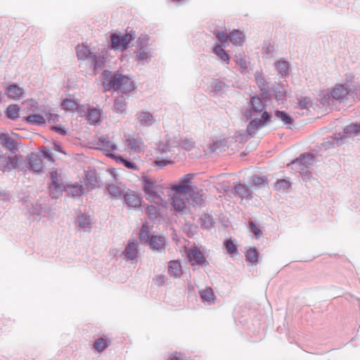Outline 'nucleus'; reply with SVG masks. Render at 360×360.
<instances>
[{
    "mask_svg": "<svg viewBox=\"0 0 360 360\" xmlns=\"http://www.w3.org/2000/svg\"><path fill=\"white\" fill-rule=\"evenodd\" d=\"M103 84L105 91L113 89L120 91L122 94L115 100L114 108L117 112H126L127 94L135 89L134 82L119 72L104 70L102 72Z\"/></svg>",
    "mask_w": 360,
    "mask_h": 360,
    "instance_id": "obj_1",
    "label": "nucleus"
},
{
    "mask_svg": "<svg viewBox=\"0 0 360 360\" xmlns=\"http://www.w3.org/2000/svg\"><path fill=\"white\" fill-rule=\"evenodd\" d=\"M266 103L267 99L259 96H252L250 99L245 116L250 120L246 131L251 136H254L259 129L271 122V115L266 110Z\"/></svg>",
    "mask_w": 360,
    "mask_h": 360,
    "instance_id": "obj_2",
    "label": "nucleus"
},
{
    "mask_svg": "<svg viewBox=\"0 0 360 360\" xmlns=\"http://www.w3.org/2000/svg\"><path fill=\"white\" fill-rule=\"evenodd\" d=\"M50 177L51 182L49 184V189L53 199H58L62 195L63 191L66 192L67 195L72 198L79 196L84 193V188L82 185H64L56 170L50 172Z\"/></svg>",
    "mask_w": 360,
    "mask_h": 360,
    "instance_id": "obj_3",
    "label": "nucleus"
},
{
    "mask_svg": "<svg viewBox=\"0 0 360 360\" xmlns=\"http://www.w3.org/2000/svg\"><path fill=\"white\" fill-rule=\"evenodd\" d=\"M77 56L79 60L86 61L91 66L95 74L103 68L106 63V52L94 51L87 45L82 44L76 48Z\"/></svg>",
    "mask_w": 360,
    "mask_h": 360,
    "instance_id": "obj_4",
    "label": "nucleus"
},
{
    "mask_svg": "<svg viewBox=\"0 0 360 360\" xmlns=\"http://www.w3.org/2000/svg\"><path fill=\"white\" fill-rule=\"evenodd\" d=\"M143 191L148 200L158 205L165 206V200L162 197L165 191L163 186L155 184L150 179H145L143 181Z\"/></svg>",
    "mask_w": 360,
    "mask_h": 360,
    "instance_id": "obj_5",
    "label": "nucleus"
},
{
    "mask_svg": "<svg viewBox=\"0 0 360 360\" xmlns=\"http://www.w3.org/2000/svg\"><path fill=\"white\" fill-rule=\"evenodd\" d=\"M315 161V156L311 153H304L300 155V157L290 164H288L287 167L291 169L295 170L296 172L300 173L304 179L309 176V172L308 168L313 165Z\"/></svg>",
    "mask_w": 360,
    "mask_h": 360,
    "instance_id": "obj_6",
    "label": "nucleus"
},
{
    "mask_svg": "<svg viewBox=\"0 0 360 360\" xmlns=\"http://www.w3.org/2000/svg\"><path fill=\"white\" fill-rule=\"evenodd\" d=\"M360 132V124H352L347 126L342 133L338 134V135H335V136H330L327 138V140L324 141L323 145L330 148L335 145L340 146L342 143V141L347 137H350L352 136H356Z\"/></svg>",
    "mask_w": 360,
    "mask_h": 360,
    "instance_id": "obj_7",
    "label": "nucleus"
},
{
    "mask_svg": "<svg viewBox=\"0 0 360 360\" xmlns=\"http://www.w3.org/2000/svg\"><path fill=\"white\" fill-rule=\"evenodd\" d=\"M144 228L145 226H143L139 233L141 241L144 243H148L153 251L158 252H164L165 250V238L163 236H150L149 233Z\"/></svg>",
    "mask_w": 360,
    "mask_h": 360,
    "instance_id": "obj_8",
    "label": "nucleus"
},
{
    "mask_svg": "<svg viewBox=\"0 0 360 360\" xmlns=\"http://www.w3.org/2000/svg\"><path fill=\"white\" fill-rule=\"evenodd\" d=\"M349 93L359 94L356 85L352 84H338L332 89L330 98L342 103L347 99Z\"/></svg>",
    "mask_w": 360,
    "mask_h": 360,
    "instance_id": "obj_9",
    "label": "nucleus"
},
{
    "mask_svg": "<svg viewBox=\"0 0 360 360\" xmlns=\"http://www.w3.org/2000/svg\"><path fill=\"white\" fill-rule=\"evenodd\" d=\"M136 38L134 32L124 34L113 33L111 35V46L115 51H124L127 49L129 44Z\"/></svg>",
    "mask_w": 360,
    "mask_h": 360,
    "instance_id": "obj_10",
    "label": "nucleus"
},
{
    "mask_svg": "<svg viewBox=\"0 0 360 360\" xmlns=\"http://www.w3.org/2000/svg\"><path fill=\"white\" fill-rule=\"evenodd\" d=\"M187 255L191 265L199 264L206 266L208 264L207 261L205 258L203 254L197 247H193L187 251Z\"/></svg>",
    "mask_w": 360,
    "mask_h": 360,
    "instance_id": "obj_11",
    "label": "nucleus"
},
{
    "mask_svg": "<svg viewBox=\"0 0 360 360\" xmlns=\"http://www.w3.org/2000/svg\"><path fill=\"white\" fill-rule=\"evenodd\" d=\"M27 167L34 173H40L43 170L42 155L31 153L27 158Z\"/></svg>",
    "mask_w": 360,
    "mask_h": 360,
    "instance_id": "obj_12",
    "label": "nucleus"
},
{
    "mask_svg": "<svg viewBox=\"0 0 360 360\" xmlns=\"http://www.w3.org/2000/svg\"><path fill=\"white\" fill-rule=\"evenodd\" d=\"M18 164V158L17 156H6L0 155V169L3 172H9L13 169H15Z\"/></svg>",
    "mask_w": 360,
    "mask_h": 360,
    "instance_id": "obj_13",
    "label": "nucleus"
},
{
    "mask_svg": "<svg viewBox=\"0 0 360 360\" xmlns=\"http://www.w3.org/2000/svg\"><path fill=\"white\" fill-rule=\"evenodd\" d=\"M106 190L112 200H120L125 194V186L121 183L108 184Z\"/></svg>",
    "mask_w": 360,
    "mask_h": 360,
    "instance_id": "obj_14",
    "label": "nucleus"
},
{
    "mask_svg": "<svg viewBox=\"0 0 360 360\" xmlns=\"http://www.w3.org/2000/svg\"><path fill=\"white\" fill-rule=\"evenodd\" d=\"M137 60L141 64L148 63L153 57L152 49L150 46H141L134 52Z\"/></svg>",
    "mask_w": 360,
    "mask_h": 360,
    "instance_id": "obj_15",
    "label": "nucleus"
},
{
    "mask_svg": "<svg viewBox=\"0 0 360 360\" xmlns=\"http://www.w3.org/2000/svg\"><path fill=\"white\" fill-rule=\"evenodd\" d=\"M136 117L139 124L142 127H150L156 122L155 117L153 115L146 110L139 112L136 114Z\"/></svg>",
    "mask_w": 360,
    "mask_h": 360,
    "instance_id": "obj_16",
    "label": "nucleus"
},
{
    "mask_svg": "<svg viewBox=\"0 0 360 360\" xmlns=\"http://www.w3.org/2000/svg\"><path fill=\"white\" fill-rule=\"evenodd\" d=\"M126 144L134 153H141L144 148V143L140 137H129L126 140Z\"/></svg>",
    "mask_w": 360,
    "mask_h": 360,
    "instance_id": "obj_17",
    "label": "nucleus"
},
{
    "mask_svg": "<svg viewBox=\"0 0 360 360\" xmlns=\"http://www.w3.org/2000/svg\"><path fill=\"white\" fill-rule=\"evenodd\" d=\"M186 198L188 200V202L194 207H202L205 203L202 191H200V192H196L193 187L191 191L189 192Z\"/></svg>",
    "mask_w": 360,
    "mask_h": 360,
    "instance_id": "obj_18",
    "label": "nucleus"
},
{
    "mask_svg": "<svg viewBox=\"0 0 360 360\" xmlns=\"http://www.w3.org/2000/svg\"><path fill=\"white\" fill-rule=\"evenodd\" d=\"M98 148L107 152L108 153H112L111 152L117 150V145L109 140L108 136H102L98 139Z\"/></svg>",
    "mask_w": 360,
    "mask_h": 360,
    "instance_id": "obj_19",
    "label": "nucleus"
},
{
    "mask_svg": "<svg viewBox=\"0 0 360 360\" xmlns=\"http://www.w3.org/2000/svg\"><path fill=\"white\" fill-rule=\"evenodd\" d=\"M27 210L29 213L32 215L37 216H46L49 213V210L46 207H43L42 205L35 202L27 204Z\"/></svg>",
    "mask_w": 360,
    "mask_h": 360,
    "instance_id": "obj_20",
    "label": "nucleus"
},
{
    "mask_svg": "<svg viewBox=\"0 0 360 360\" xmlns=\"http://www.w3.org/2000/svg\"><path fill=\"white\" fill-rule=\"evenodd\" d=\"M202 301L207 305L214 304L216 296L214 294L212 289L210 287L205 288V289L199 291Z\"/></svg>",
    "mask_w": 360,
    "mask_h": 360,
    "instance_id": "obj_21",
    "label": "nucleus"
},
{
    "mask_svg": "<svg viewBox=\"0 0 360 360\" xmlns=\"http://www.w3.org/2000/svg\"><path fill=\"white\" fill-rule=\"evenodd\" d=\"M87 120L90 124H96L101 121V111L100 109L89 107L87 109Z\"/></svg>",
    "mask_w": 360,
    "mask_h": 360,
    "instance_id": "obj_22",
    "label": "nucleus"
},
{
    "mask_svg": "<svg viewBox=\"0 0 360 360\" xmlns=\"http://www.w3.org/2000/svg\"><path fill=\"white\" fill-rule=\"evenodd\" d=\"M122 254L127 259H136L138 255V243L129 242Z\"/></svg>",
    "mask_w": 360,
    "mask_h": 360,
    "instance_id": "obj_23",
    "label": "nucleus"
},
{
    "mask_svg": "<svg viewBox=\"0 0 360 360\" xmlns=\"http://www.w3.org/2000/svg\"><path fill=\"white\" fill-rule=\"evenodd\" d=\"M77 223L81 230L89 232L91 229V219L89 215L82 214L77 217Z\"/></svg>",
    "mask_w": 360,
    "mask_h": 360,
    "instance_id": "obj_24",
    "label": "nucleus"
},
{
    "mask_svg": "<svg viewBox=\"0 0 360 360\" xmlns=\"http://www.w3.org/2000/svg\"><path fill=\"white\" fill-rule=\"evenodd\" d=\"M236 193L242 199L250 200L252 198V192L250 187L245 184H238L234 187Z\"/></svg>",
    "mask_w": 360,
    "mask_h": 360,
    "instance_id": "obj_25",
    "label": "nucleus"
},
{
    "mask_svg": "<svg viewBox=\"0 0 360 360\" xmlns=\"http://www.w3.org/2000/svg\"><path fill=\"white\" fill-rule=\"evenodd\" d=\"M0 144L5 146L12 153H15L18 150L15 140L6 134H0Z\"/></svg>",
    "mask_w": 360,
    "mask_h": 360,
    "instance_id": "obj_26",
    "label": "nucleus"
},
{
    "mask_svg": "<svg viewBox=\"0 0 360 360\" xmlns=\"http://www.w3.org/2000/svg\"><path fill=\"white\" fill-rule=\"evenodd\" d=\"M124 201L129 207L136 208L141 206V198L134 192L126 193L124 195Z\"/></svg>",
    "mask_w": 360,
    "mask_h": 360,
    "instance_id": "obj_27",
    "label": "nucleus"
},
{
    "mask_svg": "<svg viewBox=\"0 0 360 360\" xmlns=\"http://www.w3.org/2000/svg\"><path fill=\"white\" fill-rule=\"evenodd\" d=\"M106 155L108 157H110V158L115 160V161L117 162H119V163L123 165L127 169H132V170L138 169V167L135 163H134L133 162H131L129 160L123 158L120 155H117L114 153H108V154H106Z\"/></svg>",
    "mask_w": 360,
    "mask_h": 360,
    "instance_id": "obj_28",
    "label": "nucleus"
},
{
    "mask_svg": "<svg viewBox=\"0 0 360 360\" xmlns=\"http://www.w3.org/2000/svg\"><path fill=\"white\" fill-rule=\"evenodd\" d=\"M24 90L22 88L19 87L18 85L13 84L7 88V95L9 98L18 100L20 99L23 94Z\"/></svg>",
    "mask_w": 360,
    "mask_h": 360,
    "instance_id": "obj_29",
    "label": "nucleus"
},
{
    "mask_svg": "<svg viewBox=\"0 0 360 360\" xmlns=\"http://www.w3.org/2000/svg\"><path fill=\"white\" fill-rule=\"evenodd\" d=\"M168 271L174 278H179L181 275V266L179 261H171L169 263Z\"/></svg>",
    "mask_w": 360,
    "mask_h": 360,
    "instance_id": "obj_30",
    "label": "nucleus"
},
{
    "mask_svg": "<svg viewBox=\"0 0 360 360\" xmlns=\"http://www.w3.org/2000/svg\"><path fill=\"white\" fill-rule=\"evenodd\" d=\"M229 40L234 44L242 46L245 41L244 34L238 30H234L229 34Z\"/></svg>",
    "mask_w": 360,
    "mask_h": 360,
    "instance_id": "obj_31",
    "label": "nucleus"
},
{
    "mask_svg": "<svg viewBox=\"0 0 360 360\" xmlns=\"http://www.w3.org/2000/svg\"><path fill=\"white\" fill-rule=\"evenodd\" d=\"M213 53L226 64L229 63V56L226 51H224L223 45L217 44L213 49Z\"/></svg>",
    "mask_w": 360,
    "mask_h": 360,
    "instance_id": "obj_32",
    "label": "nucleus"
},
{
    "mask_svg": "<svg viewBox=\"0 0 360 360\" xmlns=\"http://www.w3.org/2000/svg\"><path fill=\"white\" fill-rule=\"evenodd\" d=\"M192 186H187L182 184L181 182L178 185H174L172 187V190L174 191L176 195H181L186 198L189 192L191 191Z\"/></svg>",
    "mask_w": 360,
    "mask_h": 360,
    "instance_id": "obj_33",
    "label": "nucleus"
},
{
    "mask_svg": "<svg viewBox=\"0 0 360 360\" xmlns=\"http://www.w3.org/2000/svg\"><path fill=\"white\" fill-rule=\"evenodd\" d=\"M235 62L240 67L242 73L248 72V62L244 53H240L235 57Z\"/></svg>",
    "mask_w": 360,
    "mask_h": 360,
    "instance_id": "obj_34",
    "label": "nucleus"
},
{
    "mask_svg": "<svg viewBox=\"0 0 360 360\" xmlns=\"http://www.w3.org/2000/svg\"><path fill=\"white\" fill-rule=\"evenodd\" d=\"M27 122L36 124V125H41L45 124L46 120L44 117L39 114H34L29 116H27L23 118Z\"/></svg>",
    "mask_w": 360,
    "mask_h": 360,
    "instance_id": "obj_35",
    "label": "nucleus"
},
{
    "mask_svg": "<svg viewBox=\"0 0 360 360\" xmlns=\"http://www.w3.org/2000/svg\"><path fill=\"white\" fill-rule=\"evenodd\" d=\"M275 68L279 74L286 76L288 74L290 64L286 60H281L275 63Z\"/></svg>",
    "mask_w": 360,
    "mask_h": 360,
    "instance_id": "obj_36",
    "label": "nucleus"
},
{
    "mask_svg": "<svg viewBox=\"0 0 360 360\" xmlns=\"http://www.w3.org/2000/svg\"><path fill=\"white\" fill-rule=\"evenodd\" d=\"M20 108L16 104L10 105L6 109V116L12 120H15L19 117Z\"/></svg>",
    "mask_w": 360,
    "mask_h": 360,
    "instance_id": "obj_37",
    "label": "nucleus"
},
{
    "mask_svg": "<svg viewBox=\"0 0 360 360\" xmlns=\"http://www.w3.org/2000/svg\"><path fill=\"white\" fill-rule=\"evenodd\" d=\"M171 204L176 211H182L185 207V202L182 198L174 195L171 198Z\"/></svg>",
    "mask_w": 360,
    "mask_h": 360,
    "instance_id": "obj_38",
    "label": "nucleus"
},
{
    "mask_svg": "<svg viewBox=\"0 0 360 360\" xmlns=\"http://www.w3.org/2000/svg\"><path fill=\"white\" fill-rule=\"evenodd\" d=\"M274 115L276 118L282 121L284 124H290L293 122L292 117L284 111L276 110Z\"/></svg>",
    "mask_w": 360,
    "mask_h": 360,
    "instance_id": "obj_39",
    "label": "nucleus"
},
{
    "mask_svg": "<svg viewBox=\"0 0 360 360\" xmlns=\"http://www.w3.org/2000/svg\"><path fill=\"white\" fill-rule=\"evenodd\" d=\"M199 223L202 229H209L212 226V217L207 214H205L200 217Z\"/></svg>",
    "mask_w": 360,
    "mask_h": 360,
    "instance_id": "obj_40",
    "label": "nucleus"
},
{
    "mask_svg": "<svg viewBox=\"0 0 360 360\" xmlns=\"http://www.w3.org/2000/svg\"><path fill=\"white\" fill-rule=\"evenodd\" d=\"M63 109L74 112L78 108V104L72 99L66 98L61 103Z\"/></svg>",
    "mask_w": 360,
    "mask_h": 360,
    "instance_id": "obj_41",
    "label": "nucleus"
},
{
    "mask_svg": "<svg viewBox=\"0 0 360 360\" xmlns=\"http://www.w3.org/2000/svg\"><path fill=\"white\" fill-rule=\"evenodd\" d=\"M226 147L225 141L219 140L213 142L209 146V150L211 153H214L219 150L220 151L224 150Z\"/></svg>",
    "mask_w": 360,
    "mask_h": 360,
    "instance_id": "obj_42",
    "label": "nucleus"
},
{
    "mask_svg": "<svg viewBox=\"0 0 360 360\" xmlns=\"http://www.w3.org/2000/svg\"><path fill=\"white\" fill-rule=\"evenodd\" d=\"M245 257L248 262L255 264L258 259V252L255 248H250L247 251Z\"/></svg>",
    "mask_w": 360,
    "mask_h": 360,
    "instance_id": "obj_43",
    "label": "nucleus"
},
{
    "mask_svg": "<svg viewBox=\"0 0 360 360\" xmlns=\"http://www.w3.org/2000/svg\"><path fill=\"white\" fill-rule=\"evenodd\" d=\"M290 187V183L286 179L278 180L275 185V190L278 191H286Z\"/></svg>",
    "mask_w": 360,
    "mask_h": 360,
    "instance_id": "obj_44",
    "label": "nucleus"
},
{
    "mask_svg": "<svg viewBox=\"0 0 360 360\" xmlns=\"http://www.w3.org/2000/svg\"><path fill=\"white\" fill-rule=\"evenodd\" d=\"M146 211L148 217L151 219H157L160 214L159 210L154 205H148Z\"/></svg>",
    "mask_w": 360,
    "mask_h": 360,
    "instance_id": "obj_45",
    "label": "nucleus"
},
{
    "mask_svg": "<svg viewBox=\"0 0 360 360\" xmlns=\"http://www.w3.org/2000/svg\"><path fill=\"white\" fill-rule=\"evenodd\" d=\"M226 86V84L219 79H214L212 84V90L216 94L223 91Z\"/></svg>",
    "mask_w": 360,
    "mask_h": 360,
    "instance_id": "obj_46",
    "label": "nucleus"
},
{
    "mask_svg": "<svg viewBox=\"0 0 360 360\" xmlns=\"http://www.w3.org/2000/svg\"><path fill=\"white\" fill-rule=\"evenodd\" d=\"M94 347L98 352H101L108 347V344L105 339L99 338L95 341Z\"/></svg>",
    "mask_w": 360,
    "mask_h": 360,
    "instance_id": "obj_47",
    "label": "nucleus"
},
{
    "mask_svg": "<svg viewBox=\"0 0 360 360\" xmlns=\"http://www.w3.org/2000/svg\"><path fill=\"white\" fill-rule=\"evenodd\" d=\"M186 150H191L195 147V142L191 139H185L180 141V146Z\"/></svg>",
    "mask_w": 360,
    "mask_h": 360,
    "instance_id": "obj_48",
    "label": "nucleus"
},
{
    "mask_svg": "<svg viewBox=\"0 0 360 360\" xmlns=\"http://www.w3.org/2000/svg\"><path fill=\"white\" fill-rule=\"evenodd\" d=\"M224 245L229 253L232 255H237L238 253L237 248L231 239L226 240L224 242Z\"/></svg>",
    "mask_w": 360,
    "mask_h": 360,
    "instance_id": "obj_49",
    "label": "nucleus"
},
{
    "mask_svg": "<svg viewBox=\"0 0 360 360\" xmlns=\"http://www.w3.org/2000/svg\"><path fill=\"white\" fill-rule=\"evenodd\" d=\"M158 150L162 154L167 153L168 152L172 151V149L171 148V144L167 140L165 143H161L158 146Z\"/></svg>",
    "mask_w": 360,
    "mask_h": 360,
    "instance_id": "obj_50",
    "label": "nucleus"
},
{
    "mask_svg": "<svg viewBox=\"0 0 360 360\" xmlns=\"http://www.w3.org/2000/svg\"><path fill=\"white\" fill-rule=\"evenodd\" d=\"M148 40L149 37L148 35L141 34L136 40L137 48L141 46H149L148 45Z\"/></svg>",
    "mask_w": 360,
    "mask_h": 360,
    "instance_id": "obj_51",
    "label": "nucleus"
},
{
    "mask_svg": "<svg viewBox=\"0 0 360 360\" xmlns=\"http://www.w3.org/2000/svg\"><path fill=\"white\" fill-rule=\"evenodd\" d=\"M250 231L254 233L257 238H260L262 236V231L257 227L255 224L252 221H249Z\"/></svg>",
    "mask_w": 360,
    "mask_h": 360,
    "instance_id": "obj_52",
    "label": "nucleus"
},
{
    "mask_svg": "<svg viewBox=\"0 0 360 360\" xmlns=\"http://www.w3.org/2000/svg\"><path fill=\"white\" fill-rule=\"evenodd\" d=\"M216 37L223 46H225L224 44L227 41L228 39H229V36L224 32H217Z\"/></svg>",
    "mask_w": 360,
    "mask_h": 360,
    "instance_id": "obj_53",
    "label": "nucleus"
},
{
    "mask_svg": "<svg viewBox=\"0 0 360 360\" xmlns=\"http://www.w3.org/2000/svg\"><path fill=\"white\" fill-rule=\"evenodd\" d=\"M298 106L301 110H308L309 107L311 106V101L309 98H304L302 100H300L298 103Z\"/></svg>",
    "mask_w": 360,
    "mask_h": 360,
    "instance_id": "obj_54",
    "label": "nucleus"
},
{
    "mask_svg": "<svg viewBox=\"0 0 360 360\" xmlns=\"http://www.w3.org/2000/svg\"><path fill=\"white\" fill-rule=\"evenodd\" d=\"M266 179L263 176H256L252 178V183L257 188H259L261 186L264 185Z\"/></svg>",
    "mask_w": 360,
    "mask_h": 360,
    "instance_id": "obj_55",
    "label": "nucleus"
},
{
    "mask_svg": "<svg viewBox=\"0 0 360 360\" xmlns=\"http://www.w3.org/2000/svg\"><path fill=\"white\" fill-rule=\"evenodd\" d=\"M193 178V174H188L183 176V178L181 180V183L184 185H186L187 186H191L189 185L190 183H191V181Z\"/></svg>",
    "mask_w": 360,
    "mask_h": 360,
    "instance_id": "obj_56",
    "label": "nucleus"
},
{
    "mask_svg": "<svg viewBox=\"0 0 360 360\" xmlns=\"http://www.w3.org/2000/svg\"><path fill=\"white\" fill-rule=\"evenodd\" d=\"M86 177L89 184L94 186L97 183V179L93 173L88 172Z\"/></svg>",
    "mask_w": 360,
    "mask_h": 360,
    "instance_id": "obj_57",
    "label": "nucleus"
},
{
    "mask_svg": "<svg viewBox=\"0 0 360 360\" xmlns=\"http://www.w3.org/2000/svg\"><path fill=\"white\" fill-rule=\"evenodd\" d=\"M173 162L167 160H155L154 162V165L159 167L160 168H162L167 165L172 164Z\"/></svg>",
    "mask_w": 360,
    "mask_h": 360,
    "instance_id": "obj_58",
    "label": "nucleus"
},
{
    "mask_svg": "<svg viewBox=\"0 0 360 360\" xmlns=\"http://www.w3.org/2000/svg\"><path fill=\"white\" fill-rule=\"evenodd\" d=\"M264 52L266 55L272 54L274 51V46L270 44H265L264 47Z\"/></svg>",
    "mask_w": 360,
    "mask_h": 360,
    "instance_id": "obj_59",
    "label": "nucleus"
},
{
    "mask_svg": "<svg viewBox=\"0 0 360 360\" xmlns=\"http://www.w3.org/2000/svg\"><path fill=\"white\" fill-rule=\"evenodd\" d=\"M51 130L57 132L59 134L61 135H65L66 134V129L62 127L61 125L58 126H53L51 127Z\"/></svg>",
    "mask_w": 360,
    "mask_h": 360,
    "instance_id": "obj_60",
    "label": "nucleus"
},
{
    "mask_svg": "<svg viewBox=\"0 0 360 360\" xmlns=\"http://www.w3.org/2000/svg\"><path fill=\"white\" fill-rule=\"evenodd\" d=\"M167 141L171 144L172 149H173L174 148L180 146V141L179 140H177L176 138L167 139Z\"/></svg>",
    "mask_w": 360,
    "mask_h": 360,
    "instance_id": "obj_61",
    "label": "nucleus"
},
{
    "mask_svg": "<svg viewBox=\"0 0 360 360\" xmlns=\"http://www.w3.org/2000/svg\"><path fill=\"white\" fill-rule=\"evenodd\" d=\"M58 120V115L57 114H50L49 117V122H56Z\"/></svg>",
    "mask_w": 360,
    "mask_h": 360,
    "instance_id": "obj_62",
    "label": "nucleus"
},
{
    "mask_svg": "<svg viewBox=\"0 0 360 360\" xmlns=\"http://www.w3.org/2000/svg\"><path fill=\"white\" fill-rule=\"evenodd\" d=\"M169 360H183V359L181 358V355L179 354V355H177V354L172 355L169 357Z\"/></svg>",
    "mask_w": 360,
    "mask_h": 360,
    "instance_id": "obj_63",
    "label": "nucleus"
},
{
    "mask_svg": "<svg viewBox=\"0 0 360 360\" xmlns=\"http://www.w3.org/2000/svg\"><path fill=\"white\" fill-rule=\"evenodd\" d=\"M2 196V199L6 200L8 199V195L6 193H0V197Z\"/></svg>",
    "mask_w": 360,
    "mask_h": 360,
    "instance_id": "obj_64",
    "label": "nucleus"
}]
</instances>
